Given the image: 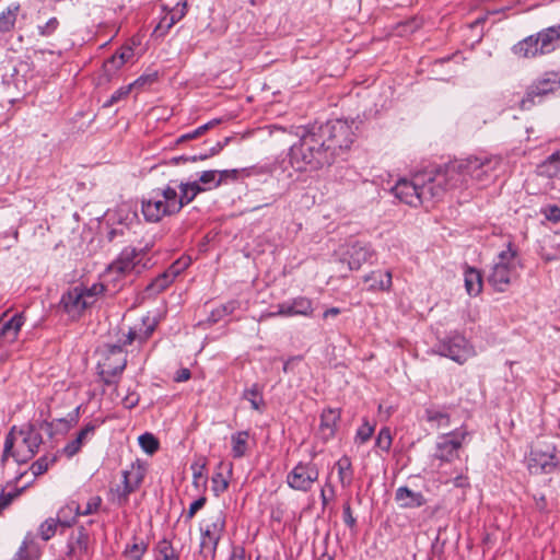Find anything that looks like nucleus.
Here are the masks:
<instances>
[{
	"mask_svg": "<svg viewBox=\"0 0 560 560\" xmlns=\"http://www.w3.org/2000/svg\"><path fill=\"white\" fill-rule=\"evenodd\" d=\"M243 398L249 401L253 409L261 410L264 397L261 387L258 384H253L249 388L245 389Z\"/></svg>",
	"mask_w": 560,
	"mask_h": 560,
	"instance_id": "36",
	"label": "nucleus"
},
{
	"mask_svg": "<svg viewBox=\"0 0 560 560\" xmlns=\"http://www.w3.org/2000/svg\"><path fill=\"white\" fill-rule=\"evenodd\" d=\"M88 542H89V536L84 528H81L78 532V535L75 537L71 538V541L69 542V552L70 553H77V552H85L88 549Z\"/></svg>",
	"mask_w": 560,
	"mask_h": 560,
	"instance_id": "38",
	"label": "nucleus"
},
{
	"mask_svg": "<svg viewBox=\"0 0 560 560\" xmlns=\"http://www.w3.org/2000/svg\"><path fill=\"white\" fill-rule=\"evenodd\" d=\"M24 324L22 314H15L11 319L5 322L0 328V337L7 342H13L18 338L19 331Z\"/></svg>",
	"mask_w": 560,
	"mask_h": 560,
	"instance_id": "27",
	"label": "nucleus"
},
{
	"mask_svg": "<svg viewBox=\"0 0 560 560\" xmlns=\"http://www.w3.org/2000/svg\"><path fill=\"white\" fill-rule=\"evenodd\" d=\"M395 500L399 506L405 509L420 508L425 503V499L421 492H416L408 487H399L395 493Z\"/></svg>",
	"mask_w": 560,
	"mask_h": 560,
	"instance_id": "23",
	"label": "nucleus"
},
{
	"mask_svg": "<svg viewBox=\"0 0 560 560\" xmlns=\"http://www.w3.org/2000/svg\"><path fill=\"white\" fill-rule=\"evenodd\" d=\"M59 22L56 18L49 19L44 25L37 27L40 36H50L58 28Z\"/></svg>",
	"mask_w": 560,
	"mask_h": 560,
	"instance_id": "48",
	"label": "nucleus"
},
{
	"mask_svg": "<svg viewBox=\"0 0 560 560\" xmlns=\"http://www.w3.org/2000/svg\"><path fill=\"white\" fill-rule=\"evenodd\" d=\"M374 256L372 248L364 243L348 244L340 254V261L348 265L349 270H359L363 264Z\"/></svg>",
	"mask_w": 560,
	"mask_h": 560,
	"instance_id": "17",
	"label": "nucleus"
},
{
	"mask_svg": "<svg viewBox=\"0 0 560 560\" xmlns=\"http://www.w3.org/2000/svg\"><path fill=\"white\" fill-rule=\"evenodd\" d=\"M121 402L126 408L131 409L138 405L139 395L135 392H128L126 396L122 397Z\"/></svg>",
	"mask_w": 560,
	"mask_h": 560,
	"instance_id": "55",
	"label": "nucleus"
},
{
	"mask_svg": "<svg viewBox=\"0 0 560 560\" xmlns=\"http://www.w3.org/2000/svg\"><path fill=\"white\" fill-rule=\"evenodd\" d=\"M19 11L20 4L12 3L0 13V33H8L14 28Z\"/></svg>",
	"mask_w": 560,
	"mask_h": 560,
	"instance_id": "30",
	"label": "nucleus"
},
{
	"mask_svg": "<svg viewBox=\"0 0 560 560\" xmlns=\"http://www.w3.org/2000/svg\"><path fill=\"white\" fill-rule=\"evenodd\" d=\"M339 418L340 413L336 409H327L323 411L318 428V435L322 440L328 441L335 435Z\"/></svg>",
	"mask_w": 560,
	"mask_h": 560,
	"instance_id": "22",
	"label": "nucleus"
},
{
	"mask_svg": "<svg viewBox=\"0 0 560 560\" xmlns=\"http://www.w3.org/2000/svg\"><path fill=\"white\" fill-rule=\"evenodd\" d=\"M96 424L93 422L86 423L78 433L77 438L68 442L62 450L67 457L74 456L82 447V445L94 434Z\"/></svg>",
	"mask_w": 560,
	"mask_h": 560,
	"instance_id": "24",
	"label": "nucleus"
},
{
	"mask_svg": "<svg viewBox=\"0 0 560 560\" xmlns=\"http://www.w3.org/2000/svg\"><path fill=\"white\" fill-rule=\"evenodd\" d=\"M55 460H56V457L49 458L47 456H43V457L38 458L31 466V470H32L33 475L39 476V475L44 474L48 469L49 465H51Z\"/></svg>",
	"mask_w": 560,
	"mask_h": 560,
	"instance_id": "43",
	"label": "nucleus"
},
{
	"mask_svg": "<svg viewBox=\"0 0 560 560\" xmlns=\"http://www.w3.org/2000/svg\"><path fill=\"white\" fill-rule=\"evenodd\" d=\"M155 560H179V555L167 539L160 540L154 548Z\"/></svg>",
	"mask_w": 560,
	"mask_h": 560,
	"instance_id": "34",
	"label": "nucleus"
},
{
	"mask_svg": "<svg viewBox=\"0 0 560 560\" xmlns=\"http://www.w3.org/2000/svg\"><path fill=\"white\" fill-rule=\"evenodd\" d=\"M127 364L126 355L121 346H110L108 354L104 358L103 362L98 364L100 377L104 385L116 386L117 392L118 380L122 374Z\"/></svg>",
	"mask_w": 560,
	"mask_h": 560,
	"instance_id": "11",
	"label": "nucleus"
},
{
	"mask_svg": "<svg viewBox=\"0 0 560 560\" xmlns=\"http://www.w3.org/2000/svg\"><path fill=\"white\" fill-rule=\"evenodd\" d=\"M544 167L547 168L549 175L560 173V149L552 153L544 163Z\"/></svg>",
	"mask_w": 560,
	"mask_h": 560,
	"instance_id": "46",
	"label": "nucleus"
},
{
	"mask_svg": "<svg viewBox=\"0 0 560 560\" xmlns=\"http://www.w3.org/2000/svg\"><path fill=\"white\" fill-rule=\"evenodd\" d=\"M392 272L374 270L364 276V282L369 283L371 291H388L392 287Z\"/></svg>",
	"mask_w": 560,
	"mask_h": 560,
	"instance_id": "25",
	"label": "nucleus"
},
{
	"mask_svg": "<svg viewBox=\"0 0 560 560\" xmlns=\"http://www.w3.org/2000/svg\"><path fill=\"white\" fill-rule=\"evenodd\" d=\"M375 444L382 451H389L392 446V435L389 429L383 428L380 430Z\"/></svg>",
	"mask_w": 560,
	"mask_h": 560,
	"instance_id": "45",
	"label": "nucleus"
},
{
	"mask_svg": "<svg viewBox=\"0 0 560 560\" xmlns=\"http://www.w3.org/2000/svg\"><path fill=\"white\" fill-rule=\"evenodd\" d=\"M541 213L551 222L560 221V208L558 206H547L541 209Z\"/></svg>",
	"mask_w": 560,
	"mask_h": 560,
	"instance_id": "50",
	"label": "nucleus"
},
{
	"mask_svg": "<svg viewBox=\"0 0 560 560\" xmlns=\"http://www.w3.org/2000/svg\"><path fill=\"white\" fill-rule=\"evenodd\" d=\"M185 266L186 264L180 265L179 261H176L166 271L158 276L150 284H148L147 291L151 294H156L165 290L175 280Z\"/></svg>",
	"mask_w": 560,
	"mask_h": 560,
	"instance_id": "21",
	"label": "nucleus"
},
{
	"mask_svg": "<svg viewBox=\"0 0 560 560\" xmlns=\"http://www.w3.org/2000/svg\"><path fill=\"white\" fill-rule=\"evenodd\" d=\"M144 255L145 248L125 247L118 257L109 265L107 269L108 275L120 278L132 273H140L141 270L145 268V264H142Z\"/></svg>",
	"mask_w": 560,
	"mask_h": 560,
	"instance_id": "9",
	"label": "nucleus"
},
{
	"mask_svg": "<svg viewBox=\"0 0 560 560\" xmlns=\"http://www.w3.org/2000/svg\"><path fill=\"white\" fill-rule=\"evenodd\" d=\"M212 483H213V491L217 494L224 492L228 489V487H229L228 480L225 479V477L221 472H217L212 477Z\"/></svg>",
	"mask_w": 560,
	"mask_h": 560,
	"instance_id": "49",
	"label": "nucleus"
},
{
	"mask_svg": "<svg viewBox=\"0 0 560 560\" xmlns=\"http://www.w3.org/2000/svg\"><path fill=\"white\" fill-rule=\"evenodd\" d=\"M90 295H84V287H74L63 294L61 303L65 310L72 315H78L91 305Z\"/></svg>",
	"mask_w": 560,
	"mask_h": 560,
	"instance_id": "19",
	"label": "nucleus"
},
{
	"mask_svg": "<svg viewBox=\"0 0 560 560\" xmlns=\"http://www.w3.org/2000/svg\"><path fill=\"white\" fill-rule=\"evenodd\" d=\"M186 14V2L177 4L161 20V33H166L174 24L182 20Z\"/></svg>",
	"mask_w": 560,
	"mask_h": 560,
	"instance_id": "29",
	"label": "nucleus"
},
{
	"mask_svg": "<svg viewBox=\"0 0 560 560\" xmlns=\"http://www.w3.org/2000/svg\"><path fill=\"white\" fill-rule=\"evenodd\" d=\"M218 175V171L214 170L203 171L198 177V184H201L207 191L218 188L220 186Z\"/></svg>",
	"mask_w": 560,
	"mask_h": 560,
	"instance_id": "39",
	"label": "nucleus"
},
{
	"mask_svg": "<svg viewBox=\"0 0 560 560\" xmlns=\"http://www.w3.org/2000/svg\"><path fill=\"white\" fill-rule=\"evenodd\" d=\"M130 89H131V85H129L127 88H120L117 91H115L112 94L110 98L105 103V106L106 107L112 106L113 104L117 103L121 98L126 97L129 94Z\"/></svg>",
	"mask_w": 560,
	"mask_h": 560,
	"instance_id": "51",
	"label": "nucleus"
},
{
	"mask_svg": "<svg viewBox=\"0 0 560 560\" xmlns=\"http://www.w3.org/2000/svg\"><path fill=\"white\" fill-rule=\"evenodd\" d=\"M194 483L198 487L199 481L205 480V464L194 463L191 465Z\"/></svg>",
	"mask_w": 560,
	"mask_h": 560,
	"instance_id": "52",
	"label": "nucleus"
},
{
	"mask_svg": "<svg viewBox=\"0 0 560 560\" xmlns=\"http://www.w3.org/2000/svg\"><path fill=\"white\" fill-rule=\"evenodd\" d=\"M465 288L470 296L478 295L482 290L481 273L475 268H468L465 271Z\"/></svg>",
	"mask_w": 560,
	"mask_h": 560,
	"instance_id": "31",
	"label": "nucleus"
},
{
	"mask_svg": "<svg viewBox=\"0 0 560 560\" xmlns=\"http://www.w3.org/2000/svg\"><path fill=\"white\" fill-rule=\"evenodd\" d=\"M225 517L222 511L210 514L201 526V551L214 552L224 530Z\"/></svg>",
	"mask_w": 560,
	"mask_h": 560,
	"instance_id": "14",
	"label": "nucleus"
},
{
	"mask_svg": "<svg viewBox=\"0 0 560 560\" xmlns=\"http://www.w3.org/2000/svg\"><path fill=\"white\" fill-rule=\"evenodd\" d=\"M43 438L33 424L16 430L15 427L5 436L2 460L12 456L19 464L26 463L37 453Z\"/></svg>",
	"mask_w": 560,
	"mask_h": 560,
	"instance_id": "3",
	"label": "nucleus"
},
{
	"mask_svg": "<svg viewBox=\"0 0 560 560\" xmlns=\"http://www.w3.org/2000/svg\"><path fill=\"white\" fill-rule=\"evenodd\" d=\"M492 160L487 156H469L455 160L436 170L423 171L411 178H400L392 192L401 202L419 207L441 199L448 190L483 183L491 171Z\"/></svg>",
	"mask_w": 560,
	"mask_h": 560,
	"instance_id": "1",
	"label": "nucleus"
},
{
	"mask_svg": "<svg viewBox=\"0 0 560 560\" xmlns=\"http://www.w3.org/2000/svg\"><path fill=\"white\" fill-rule=\"evenodd\" d=\"M102 504V498L100 495L91 497L86 505L83 510L78 504L71 503L68 504L66 508L68 510L69 514H73L72 517H77L78 515H91L98 511L100 506Z\"/></svg>",
	"mask_w": 560,
	"mask_h": 560,
	"instance_id": "32",
	"label": "nucleus"
},
{
	"mask_svg": "<svg viewBox=\"0 0 560 560\" xmlns=\"http://www.w3.org/2000/svg\"><path fill=\"white\" fill-rule=\"evenodd\" d=\"M141 210L144 219L153 223L179 212L180 205L176 199V189L170 185L153 189L142 199Z\"/></svg>",
	"mask_w": 560,
	"mask_h": 560,
	"instance_id": "5",
	"label": "nucleus"
},
{
	"mask_svg": "<svg viewBox=\"0 0 560 560\" xmlns=\"http://www.w3.org/2000/svg\"><path fill=\"white\" fill-rule=\"evenodd\" d=\"M67 508L59 510L56 518H47L39 526V535L44 540H49L57 530L58 526L70 527L74 523V517H68Z\"/></svg>",
	"mask_w": 560,
	"mask_h": 560,
	"instance_id": "20",
	"label": "nucleus"
},
{
	"mask_svg": "<svg viewBox=\"0 0 560 560\" xmlns=\"http://www.w3.org/2000/svg\"><path fill=\"white\" fill-rule=\"evenodd\" d=\"M141 448L149 455L154 454L159 450V441L151 433H144L138 439Z\"/></svg>",
	"mask_w": 560,
	"mask_h": 560,
	"instance_id": "41",
	"label": "nucleus"
},
{
	"mask_svg": "<svg viewBox=\"0 0 560 560\" xmlns=\"http://www.w3.org/2000/svg\"><path fill=\"white\" fill-rule=\"evenodd\" d=\"M144 476L145 469L140 464H132L130 469L125 470L122 474L124 487H118L116 490H112V500L117 502L119 505L126 503L129 494L141 485Z\"/></svg>",
	"mask_w": 560,
	"mask_h": 560,
	"instance_id": "15",
	"label": "nucleus"
},
{
	"mask_svg": "<svg viewBox=\"0 0 560 560\" xmlns=\"http://www.w3.org/2000/svg\"><path fill=\"white\" fill-rule=\"evenodd\" d=\"M555 446L537 444L529 454L527 466L532 474H547L556 467Z\"/></svg>",
	"mask_w": 560,
	"mask_h": 560,
	"instance_id": "16",
	"label": "nucleus"
},
{
	"mask_svg": "<svg viewBox=\"0 0 560 560\" xmlns=\"http://www.w3.org/2000/svg\"><path fill=\"white\" fill-rule=\"evenodd\" d=\"M237 307V303L235 301H231L225 305H222L221 310H218V315L221 316V311L223 315L232 314Z\"/></svg>",
	"mask_w": 560,
	"mask_h": 560,
	"instance_id": "61",
	"label": "nucleus"
},
{
	"mask_svg": "<svg viewBox=\"0 0 560 560\" xmlns=\"http://www.w3.org/2000/svg\"><path fill=\"white\" fill-rule=\"evenodd\" d=\"M560 89V75L555 72L545 73L528 89L525 96L520 102V108L523 110L530 109L541 98Z\"/></svg>",
	"mask_w": 560,
	"mask_h": 560,
	"instance_id": "12",
	"label": "nucleus"
},
{
	"mask_svg": "<svg viewBox=\"0 0 560 560\" xmlns=\"http://www.w3.org/2000/svg\"><path fill=\"white\" fill-rule=\"evenodd\" d=\"M424 420L438 430L445 429L451 425V416L443 408L431 407L425 409Z\"/></svg>",
	"mask_w": 560,
	"mask_h": 560,
	"instance_id": "26",
	"label": "nucleus"
},
{
	"mask_svg": "<svg viewBox=\"0 0 560 560\" xmlns=\"http://www.w3.org/2000/svg\"><path fill=\"white\" fill-rule=\"evenodd\" d=\"M468 435L469 432L465 425H462L452 432L439 435L433 453L434 459H438L441 463H453L459 457V450Z\"/></svg>",
	"mask_w": 560,
	"mask_h": 560,
	"instance_id": "8",
	"label": "nucleus"
},
{
	"mask_svg": "<svg viewBox=\"0 0 560 560\" xmlns=\"http://www.w3.org/2000/svg\"><path fill=\"white\" fill-rule=\"evenodd\" d=\"M188 183L191 186V188L194 189V192L196 196H198L201 192L207 191L206 188L201 184H198V179L188 182Z\"/></svg>",
	"mask_w": 560,
	"mask_h": 560,
	"instance_id": "64",
	"label": "nucleus"
},
{
	"mask_svg": "<svg viewBox=\"0 0 560 560\" xmlns=\"http://www.w3.org/2000/svg\"><path fill=\"white\" fill-rule=\"evenodd\" d=\"M191 374H190V371L188 369H180L177 371L174 380L176 382H186L190 378Z\"/></svg>",
	"mask_w": 560,
	"mask_h": 560,
	"instance_id": "62",
	"label": "nucleus"
},
{
	"mask_svg": "<svg viewBox=\"0 0 560 560\" xmlns=\"http://www.w3.org/2000/svg\"><path fill=\"white\" fill-rule=\"evenodd\" d=\"M220 122H221V119H218V118L212 119V120L208 121L207 124L198 127L194 131L183 135L178 139V141H187V140L196 139V138L200 137L201 135H203L205 132H207L209 129L219 125Z\"/></svg>",
	"mask_w": 560,
	"mask_h": 560,
	"instance_id": "42",
	"label": "nucleus"
},
{
	"mask_svg": "<svg viewBox=\"0 0 560 560\" xmlns=\"http://www.w3.org/2000/svg\"><path fill=\"white\" fill-rule=\"evenodd\" d=\"M205 503H206V498H203V497H202V498H199V499H197V500H195V501L190 504V506H189V509H188L187 517H188V518H192V517H194V515H195L199 510H201V509L203 508Z\"/></svg>",
	"mask_w": 560,
	"mask_h": 560,
	"instance_id": "57",
	"label": "nucleus"
},
{
	"mask_svg": "<svg viewBox=\"0 0 560 560\" xmlns=\"http://www.w3.org/2000/svg\"><path fill=\"white\" fill-rule=\"evenodd\" d=\"M313 313V303L305 296H298L291 301H285L277 305V311L261 315L265 317L275 316H311Z\"/></svg>",
	"mask_w": 560,
	"mask_h": 560,
	"instance_id": "18",
	"label": "nucleus"
},
{
	"mask_svg": "<svg viewBox=\"0 0 560 560\" xmlns=\"http://www.w3.org/2000/svg\"><path fill=\"white\" fill-rule=\"evenodd\" d=\"M299 136V141L290 148L289 153V162L295 171H314L331 163V154L314 128L303 129Z\"/></svg>",
	"mask_w": 560,
	"mask_h": 560,
	"instance_id": "2",
	"label": "nucleus"
},
{
	"mask_svg": "<svg viewBox=\"0 0 560 560\" xmlns=\"http://www.w3.org/2000/svg\"><path fill=\"white\" fill-rule=\"evenodd\" d=\"M38 550L32 541L25 539L20 546L12 560H37Z\"/></svg>",
	"mask_w": 560,
	"mask_h": 560,
	"instance_id": "37",
	"label": "nucleus"
},
{
	"mask_svg": "<svg viewBox=\"0 0 560 560\" xmlns=\"http://www.w3.org/2000/svg\"><path fill=\"white\" fill-rule=\"evenodd\" d=\"M104 285L102 283H95L91 288H84V295H90L91 305L95 302L97 295L102 294Z\"/></svg>",
	"mask_w": 560,
	"mask_h": 560,
	"instance_id": "54",
	"label": "nucleus"
},
{
	"mask_svg": "<svg viewBox=\"0 0 560 560\" xmlns=\"http://www.w3.org/2000/svg\"><path fill=\"white\" fill-rule=\"evenodd\" d=\"M560 47V24L547 27L530 35L513 46V52L520 57L533 58L552 52Z\"/></svg>",
	"mask_w": 560,
	"mask_h": 560,
	"instance_id": "6",
	"label": "nucleus"
},
{
	"mask_svg": "<svg viewBox=\"0 0 560 560\" xmlns=\"http://www.w3.org/2000/svg\"><path fill=\"white\" fill-rule=\"evenodd\" d=\"M18 495V493H2L0 495V512L5 509L8 505L11 504V502L14 500V498Z\"/></svg>",
	"mask_w": 560,
	"mask_h": 560,
	"instance_id": "58",
	"label": "nucleus"
},
{
	"mask_svg": "<svg viewBox=\"0 0 560 560\" xmlns=\"http://www.w3.org/2000/svg\"><path fill=\"white\" fill-rule=\"evenodd\" d=\"M374 432V427L371 425L368 421H364L362 425L359 427L355 434V442L359 444H364L368 442Z\"/></svg>",
	"mask_w": 560,
	"mask_h": 560,
	"instance_id": "44",
	"label": "nucleus"
},
{
	"mask_svg": "<svg viewBox=\"0 0 560 560\" xmlns=\"http://www.w3.org/2000/svg\"><path fill=\"white\" fill-rule=\"evenodd\" d=\"M336 467L338 469V477L341 486L343 488H348L353 479V472L351 469L350 458L347 456H342L337 463Z\"/></svg>",
	"mask_w": 560,
	"mask_h": 560,
	"instance_id": "35",
	"label": "nucleus"
},
{
	"mask_svg": "<svg viewBox=\"0 0 560 560\" xmlns=\"http://www.w3.org/2000/svg\"><path fill=\"white\" fill-rule=\"evenodd\" d=\"M148 547L149 544L144 539L133 536L126 545L122 555L127 560H142Z\"/></svg>",
	"mask_w": 560,
	"mask_h": 560,
	"instance_id": "28",
	"label": "nucleus"
},
{
	"mask_svg": "<svg viewBox=\"0 0 560 560\" xmlns=\"http://www.w3.org/2000/svg\"><path fill=\"white\" fill-rule=\"evenodd\" d=\"M343 521L350 527L354 526L355 524V518L352 516L351 508L349 504L343 506Z\"/></svg>",
	"mask_w": 560,
	"mask_h": 560,
	"instance_id": "60",
	"label": "nucleus"
},
{
	"mask_svg": "<svg viewBox=\"0 0 560 560\" xmlns=\"http://www.w3.org/2000/svg\"><path fill=\"white\" fill-rule=\"evenodd\" d=\"M124 66L122 61H120L116 55L112 56L104 62V71L107 75H113L117 70H119Z\"/></svg>",
	"mask_w": 560,
	"mask_h": 560,
	"instance_id": "47",
	"label": "nucleus"
},
{
	"mask_svg": "<svg viewBox=\"0 0 560 560\" xmlns=\"http://www.w3.org/2000/svg\"><path fill=\"white\" fill-rule=\"evenodd\" d=\"M220 150H221V145H220V144H218L217 147H214V148H212V149H211L210 154H205V155H200V156H196V155H194V156H191L189 160H190V161H194V162H195V161H197V160H206L207 158H209V156H212V155L217 154Z\"/></svg>",
	"mask_w": 560,
	"mask_h": 560,
	"instance_id": "63",
	"label": "nucleus"
},
{
	"mask_svg": "<svg viewBox=\"0 0 560 560\" xmlns=\"http://www.w3.org/2000/svg\"><path fill=\"white\" fill-rule=\"evenodd\" d=\"M218 179H220V185L228 180H236L238 178L240 171L238 170H223L218 171Z\"/></svg>",
	"mask_w": 560,
	"mask_h": 560,
	"instance_id": "53",
	"label": "nucleus"
},
{
	"mask_svg": "<svg viewBox=\"0 0 560 560\" xmlns=\"http://www.w3.org/2000/svg\"><path fill=\"white\" fill-rule=\"evenodd\" d=\"M178 188L180 194L178 195V192L176 191V199L177 202H179L182 209L184 206L190 203L197 196L195 195L194 189L191 188L188 182H182L178 185Z\"/></svg>",
	"mask_w": 560,
	"mask_h": 560,
	"instance_id": "40",
	"label": "nucleus"
},
{
	"mask_svg": "<svg viewBox=\"0 0 560 560\" xmlns=\"http://www.w3.org/2000/svg\"><path fill=\"white\" fill-rule=\"evenodd\" d=\"M115 55L125 65L127 61H129L133 57V49L130 46H124Z\"/></svg>",
	"mask_w": 560,
	"mask_h": 560,
	"instance_id": "56",
	"label": "nucleus"
},
{
	"mask_svg": "<svg viewBox=\"0 0 560 560\" xmlns=\"http://www.w3.org/2000/svg\"><path fill=\"white\" fill-rule=\"evenodd\" d=\"M325 141V148L331 154V162L339 151L350 148L354 140L352 126L347 120H332L315 130Z\"/></svg>",
	"mask_w": 560,
	"mask_h": 560,
	"instance_id": "7",
	"label": "nucleus"
},
{
	"mask_svg": "<svg viewBox=\"0 0 560 560\" xmlns=\"http://www.w3.org/2000/svg\"><path fill=\"white\" fill-rule=\"evenodd\" d=\"M319 469L313 462H300L287 475V483L296 491L307 492L318 480Z\"/></svg>",
	"mask_w": 560,
	"mask_h": 560,
	"instance_id": "13",
	"label": "nucleus"
},
{
	"mask_svg": "<svg viewBox=\"0 0 560 560\" xmlns=\"http://www.w3.org/2000/svg\"><path fill=\"white\" fill-rule=\"evenodd\" d=\"M249 434L247 431H238L231 436L232 455L241 458L246 454Z\"/></svg>",
	"mask_w": 560,
	"mask_h": 560,
	"instance_id": "33",
	"label": "nucleus"
},
{
	"mask_svg": "<svg viewBox=\"0 0 560 560\" xmlns=\"http://www.w3.org/2000/svg\"><path fill=\"white\" fill-rule=\"evenodd\" d=\"M522 268L517 248L509 242L506 249L500 252L489 269L488 283L498 292L508 291L511 283L518 278Z\"/></svg>",
	"mask_w": 560,
	"mask_h": 560,
	"instance_id": "4",
	"label": "nucleus"
},
{
	"mask_svg": "<svg viewBox=\"0 0 560 560\" xmlns=\"http://www.w3.org/2000/svg\"><path fill=\"white\" fill-rule=\"evenodd\" d=\"M436 352L463 364L476 354L474 346L460 334L452 332L436 345Z\"/></svg>",
	"mask_w": 560,
	"mask_h": 560,
	"instance_id": "10",
	"label": "nucleus"
},
{
	"mask_svg": "<svg viewBox=\"0 0 560 560\" xmlns=\"http://www.w3.org/2000/svg\"><path fill=\"white\" fill-rule=\"evenodd\" d=\"M326 488L327 489L323 488L320 491V499L324 506L327 505L329 500L327 492H329L330 498H334L335 495L334 487L329 482L326 483Z\"/></svg>",
	"mask_w": 560,
	"mask_h": 560,
	"instance_id": "59",
	"label": "nucleus"
}]
</instances>
